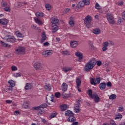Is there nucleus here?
I'll return each mask as SVG.
<instances>
[{
	"label": "nucleus",
	"mask_w": 125,
	"mask_h": 125,
	"mask_svg": "<svg viewBox=\"0 0 125 125\" xmlns=\"http://www.w3.org/2000/svg\"><path fill=\"white\" fill-rule=\"evenodd\" d=\"M35 15L37 18H42V17H43L44 16V15L42 12H37L35 13Z\"/></svg>",
	"instance_id": "18"
},
{
	"label": "nucleus",
	"mask_w": 125,
	"mask_h": 125,
	"mask_svg": "<svg viewBox=\"0 0 125 125\" xmlns=\"http://www.w3.org/2000/svg\"><path fill=\"white\" fill-rule=\"evenodd\" d=\"M14 76L16 78H18V77H21V74L20 73H16L14 74Z\"/></svg>",
	"instance_id": "49"
},
{
	"label": "nucleus",
	"mask_w": 125,
	"mask_h": 125,
	"mask_svg": "<svg viewBox=\"0 0 125 125\" xmlns=\"http://www.w3.org/2000/svg\"><path fill=\"white\" fill-rule=\"evenodd\" d=\"M110 124L111 125H117V124L115 123V121L114 120H110Z\"/></svg>",
	"instance_id": "54"
},
{
	"label": "nucleus",
	"mask_w": 125,
	"mask_h": 125,
	"mask_svg": "<svg viewBox=\"0 0 125 125\" xmlns=\"http://www.w3.org/2000/svg\"><path fill=\"white\" fill-rule=\"evenodd\" d=\"M40 109H41L40 105H39L38 106H35V107H32V110H34V111H35V110L39 111V110H40Z\"/></svg>",
	"instance_id": "40"
},
{
	"label": "nucleus",
	"mask_w": 125,
	"mask_h": 125,
	"mask_svg": "<svg viewBox=\"0 0 125 125\" xmlns=\"http://www.w3.org/2000/svg\"><path fill=\"white\" fill-rule=\"evenodd\" d=\"M93 33L95 34V35H98L101 33V30L98 28H96L93 30Z\"/></svg>",
	"instance_id": "26"
},
{
	"label": "nucleus",
	"mask_w": 125,
	"mask_h": 125,
	"mask_svg": "<svg viewBox=\"0 0 125 125\" xmlns=\"http://www.w3.org/2000/svg\"><path fill=\"white\" fill-rule=\"evenodd\" d=\"M72 69V67H65L62 68V71H63V72H65V73H67V72H69V71H71Z\"/></svg>",
	"instance_id": "27"
},
{
	"label": "nucleus",
	"mask_w": 125,
	"mask_h": 125,
	"mask_svg": "<svg viewBox=\"0 0 125 125\" xmlns=\"http://www.w3.org/2000/svg\"><path fill=\"white\" fill-rule=\"evenodd\" d=\"M44 88L48 91H49L50 90H51V85H50V84L46 85L44 86Z\"/></svg>",
	"instance_id": "29"
},
{
	"label": "nucleus",
	"mask_w": 125,
	"mask_h": 125,
	"mask_svg": "<svg viewBox=\"0 0 125 125\" xmlns=\"http://www.w3.org/2000/svg\"><path fill=\"white\" fill-rule=\"evenodd\" d=\"M6 41L8 42H11V43H13L14 42H16V39L14 37H12L11 38H7Z\"/></svg>",
	"instance_id": "12"
},
{
	"label": "nucleus",
	"mask_w": 125,
	"mask_h": 125,
	"mask_svg": "<svg viewBox=\"0 0 125 125\" xmlns=\"http://www.w3.org/2000/svg\"><path fill=\"white\" fill-rule=\"evenodd\" d=\"M32 87H33V85H32V83H26L24 87V89L25 90H28V89H31Z\"/></svg>",
	"instance_id": "17"
},
{
	"label": "nucleus",
	"mask_w": 125,
	"mask_h": 125,
	"mask_svg": "<svg viewBox=\"0 0 125 125\" xmlns=\"http://www.w3.org/2000/svg\"><path fill=\"white\" fill-rule=\"evenodd\" d=\"M96 65V61L91 60L89 62H87L85 65L84 70L85 72H89L90 70L93 69L94 66Z\"/></svg>",
	"instance_id": "1"
},
{
	"label": "nucleus",
	"mask_w": 125,
	"mask_h": 125,
	"mask_svg": "<svg viewBox=\"0 0 125 125\" xmlns=\"http://www.w3.org/2000/svg\"><path fill=\"white\" fill-rule=\"evenodd\" d=\"M51 54H52V50H50L45 51L42 53V55L45 57L48 56V55H51Z\"/></svg>",
	"instance_id": "10"
},
{
	"label": "nucleus",
	"mask_w": 125,
	"mask_h": 125,
	"mask_svg": "<svg viewBox=\"0 0 125 125\" xmlns=\"http://www.w3.org/2000/svg\"><path fill=\"white\" fill-rule=\"evenodd\" d=\"M84 3L85 4V5H89L90 4V0H82Z\"/></svg>",
	"instance_id": "34"
},
{
	"label": "nucleus",
	"mask_w": 125,
	"mask_h": 125,
	"mask_svg": "<svg viewBox=\"0 0 125 125\" xmlns=\"http://www.w3.org/2000/svg\"><path fill=\"white\" fill-rule=\"evenodd\" d=\"M92 20L91 17L89 15H87L84 20V23L86 25V27L88 29L91 26V23Z\"/></svg>",
	"instance_id": "4"
},
{
	"label": "nucleus",
	"mask_w": 125,
	"mask_h": 125,
	"mask_svg": "<svg viewBox=\"0 0 125 125\" xmlns=\"http://www.w3.org/2000/svg\"><path fill=\"white\" fill-rule=\"evenodd\" d=\"M63 97L65 98H68L69 97H71V93H69L68 94H64L63 95Z\"/></svg>",
	"instance_id": "41"
},
{
	"label": "nucleus",
	"mask_w": 125,
	"mask_h": 125,
	"mask_svg": "<svg viewBox=\"0 0 125 125\" xmlns=\"http://www.w3.org/2000/svg\"><path fill=\"white\" fill-rule=\"evenodd\" d=\"M87 93L90 98H92V99L94 98L95 103H98L100 101V98H99L97 93H94L92 94V90L91 89L88 90Z\"/></svg>",
	"instance_id": "2"
},
{
	"label": "nucleus",
	"mask_w": 125,
	"mask_h": 125,
	"mask_svg": "<svg viewBox=\"0 0 125 125\" xmlns=\"http://www.w3.org/2000/svg\"><path fill=\"white\" fill-rule=\"evenodd\" d=\"M62 53L63 55H70V53L67 51H62Z\"/></svg>",
	"instance_id": "42"
},
{
	"label": "nucleus",
	"mask_w": 125,
	"mask_h": 125,
	"mask_svg": "<svg viewBox=\"0 0 125 125\" xmlns=\"http://www.w3.org/2000/svg\"><path fill=\"white\" fill-rule=\"evenodd\" d=\"M61 95V94H60V92H56L55 93V96L56 97V98H59Z\"/></svg>",
	"instance_id": "43"
},
{
	"label": "nucleus",
	"mask_w": 125,
	"mask_h": 125,
	"mask_svg": "<svg viewBox=\"0 0 125 125\" xmlns=\"http://www.w3.org/2000/svg\"><path fill=\"white\" fill-rule=\"evenodd\" d=\"M106 18L107 19L108 23L111 25H114L116 21H115V18L111 13H108L106 15Z\"/></svg>",
	"instance_id": "3"
},
{
	"label": "nucleus",
	"mask_w": 125,
	"mask_h": 125,
	"mask_svg": "<svg viewBox=\"0 0 125 125\" xmlns=\"http://www.w3.org/2000/svg\"><path fill=\"white\" fill-rule=\"evenodd\" d=\"M81 106V104L80 105L79 104H75L74 106V109L79 108V107Z\"/></svg>",
	"instance_id": "59"
},
{
	"label": "nucleus",
	"mask_w": 125,
	"mask_h": 125,
	"mask_svg": "<svg viewBox=\"0 0 125 125\" xmlns=\"http://www.w3.org/2000/svg\"><path fill=\"white\" fill-rule=\"evenodd\" d=\"M20 111L19 110L14 111V115H15V116H18V115H20Z\"/></svg>",
	"instance_id": "50"
},
{
	"label": "nucleus",
	"mask_w": 125,
	"mask_h": 125,
	"mask_svg": "<svg viewBox=\"0 0 125 125\" xmlns=\"http://www.w3.org/2000/svg\"><path fill=\"white\" fill-rule=\"evenodd\" d=\"M122 118H123V115L120 113H118L116 115V117L115 118V120H118L119 119H120V120L122 119Z\"/></svg>",
	"instance_id": "30"
},
{
	"label": "nucleus",
	"mask_w": 125,
	"mask_h": 125,
	"mask_svg": "<svg viewBox=\"0 0 125 125\" xmlns=\"http://www.w3.org/2000/svg\"><path fill=\"white\" fill-rule=\"evenodd\" d=\"M106 85L107 87H111V86H112V83H111L110 82H108L107 83Z\"/></svg>",
	"instance_id": "52"
},
{
	"label": "nucleus",
	"mask_w": 125,
	"mask_h": 125,
	"mask_svg": "<svg viewBox=\"0 0 125 125\" xmlns=\"http://www.w3.org/2000/svg\"><path fill=\"white\" fill-rule=\"evenodd\" d=\"M43 45L44 46H48V45H49V43H48V42H45L43 43Z\"/></svg>",
	"instance_id": "62"
},
{
	"label": "nucleus",
	"mask_w": 125,
	"mask_h": 125,
	"mask_svg": "<svg viewBox=\"0 0 125 125\" xmlns=\"http://www.w3.org/2000/svg\"><path fill=\"white\" fill-rule=\"evenodd\" d=\"M59 20L55 18H51V23L52 25H59Z\"/></svg>",
	"instance_id": "9"
},
{
	"label": "nucleus",
	"mask_w": 125,
	"mask_h": 125,
	"mask_svg": "<svg viewBox=\"0 0 125 125\" xmlns=\"http://www.w3.org/2000/svg\"><path fill=\"white\" fill-rule=\"evenodd\" d=\"M4 9L5 11H7L8 12H9V11H10V10H11L10 7H5L4 8Z\"/></svg>",
	"instance_id": "46"
},
{
	"label": "nucleus",
	"mask_w": 125,
	"mask_h": 125,
	"mask_svg": "<svg viewBox=\"0 0 125 125\" xmlns=\"http://www.w3.org/2000/svg\"><path fill=\"white\" fill-rule=\"evenodd\" d=\"M45 6L47 10H50L51 9V5L50 4H46Z\"/></svg>",
	"instance_id": "35"
},
{
	"label": "nucleus",
	"mask_w": 125,
	"mask_h": 125,
	"mask_svg": "<svg viewBox=\"0 0 125 125\" xmlns=\"http://www.w3.org/2000/svg\"><path fill=\"white\" fill-rule=\"evenodd\" d=\"M90 83L91 84H93V85H96V83L95 82V79L93 78H91L90 80Z\"/></svg>",
	"instance_id": "32"
},
{
	"label": "nucleus",
	"mask_w": 125,
	"mask_h": 125,
	"mask_svg": "<svg viewBox=\"0 0 125 125\" xmlns=\"http://www.w3.org/2000/svg\"><path fill=\"white\" fill-rule=\"evenodd\" d=\"M116 97H117V95L115 94H112L109 96V99L111 100H114V99H115Z\"/></svg>",
	"instance_id": "37"
},
{
	"label": "nucleus",
	"mask_w": 125,
	"mask_h": 125,
	"mask_svg": "<svg viewBox=\"0 0 125 125\" xmlns=\"http://www.w3.org/2000/svg\"><path fill=\"white\" fill-rule=\"evenodd\" d=\"M122 22H123V20H122V19H121V18H119L117 21V23H118V24H121V23H122Z\"/></svg>",
	"instance_id": "55"
},
{
	"label": "nucleus",
	"mask_w": 125,
	"mask_h": 125,
	"mask_svg": "<svg viewBox=\"0 0 125 125\" xmlns=\"http://www.w3.org/2000/svg\"><path fill=\"white\" fill-rule=\"evenodd\" d=\"M124 111V107H119L118 108V111L119 112H123Z\"/></svg>",
	"instance_id": "53"
},
{
	"label": "nucleus",
	"mask_w": 125,
	"mask_h": 125,
	"mask_svg": "<svg viewBox=\"0 0 125 125\" xmlns=\"http://www.w3.org/2000/svg\"><path fill=\"white\" fill-rule=\"evenodd\" d=\"M77 103L78 104H79V105H81V102H82V98L79 99L78 101H77Z\"/></svg>",
	"instance_id": "63"
},
{
	"label": "nucleus",
	"mask_w": 125,
	"mask_h": 125,
	"mask_svg": "<svg viewBox=\"0 0 125 125\" xmlns=\"http://www.w3.org/2000/svg\"><path fill=\"white\" fill-rule=\"evenodd\" d=\"M88 43L89 45L91 46V47H93V42H92L91 41H89Z\"/></svg>",
	"instance_id": "60"
},
{
	"label": "nucleus",
	"mask_w": 125,
	"mask_h": 125,
	"mask_svg": "<svg viewBox=\"0 0 125 125\" xmlns=\"http://www.w3.org/2000/svg\"><path fill=\"white\" fill-rule=\"evenodd\" d=\"M34 67L36 70H39V69H42V65L40 62H36L34 64Z\"/></svg>",
	"instance_id": "15"
},
{
	"label": "nucleus",
	"mask_w": 125,
	"mask_h": 125,
	"mask_svg": "<svg viewBox=\"0 0 125 125\" xmlns=\"http://www.w3.org/2000/svg\"><path fill=\"white\" fill-rule=\"evenodd\" d=\"M124 5V2H123L122 1H120L118 3V5H119V6H122V5Z\"/></svg>",
	"instance_id": "56"
},
{
	"label": "nucleus",
	"mask_w": 125,
	"mask_h": 125,
	"mask_svg": "<svg viewBox=\"0 0 125 125\" xmlns=\"http://www.w3.org/2000/svg\"><path fill=\"white\" fill-rule=\"evenodd\" d=\"M70 45L71 47L75 48L78 45V42L77 41H71L70 42Z\"/></svg>",
	"instance_id": "21"
},
{
	"label": "nucleus",
	"mask_w": 125,
	"mask_h": 125,
	"mask_svg": "<svg viewBox=\"0 0 125 125\" xmlns=\"http://www.w3.org/2000/svg\"><path fill=\"white\" fill-rule=\"evenodd\" d=\"M84 5H85V4L84 3V2L83 0H81L79 1V3L77 4L76 9H80L82 8V7H83Z\"/></svg>",
	"instance_id": "8"
},
{
	"label": "nucleus",
	"mask_w": 125,
	"mask_h": 125,
	"mask_svg": "<svg viewBox=\"0 0 125 125\" xmlns=\"http://www.w3.org/2000/svg\"><path fill=\"white\" fill-rule=\"evenodd\" d=\"M7 24H8V20L5 19L4 20V21H2L1 25H6Z\"/></svg>",
	"instance_id": "36"
},
{
	"label": "nucleus",
	"mask_w": 125,
	"mask_h": 125,
	"mask_svg": "<svg viewBox=\"0 0 125 125\" xmlns=\"http://www.w3.org/2000/svg\"><path fill=\"white\" fill-rule=\"evenodd\" d=\"M74 111H75L76 114H78L80 112V108H74Z\"/></svg>",
	"instance_id": "57"
},
{
	"label": "nucleus",
	"mask_w": 125,
	"mask_h": 125,
	"mask_svg": "<svg viewBox=\"0 0 125 125\" xmlns=\"http://www.w3.org/2000/svg\"><path fill=\"white\" fill-rule=\"evenodd\" d=\"M73 115H75V114H74L73 111L71 110H66L65 111V117H68V118H69V117H72V116H73Z\"/></svg>",
	"instance_id": "11"
},
{
	"label": "nucleus",
	"mask_w": 125,
	"mask_h": 125,
	"mask_svg": "<svg viewBox=\"0 0 125 125\" xmlns=\"http://www.w3.org/2000/svg\"><path fill=\"white\" fill-rule=\"evenodd\" d=\"M97 65L98 66H101V65H102V62H101V61H98L97 62Z\"/></svg>",
	"instance_id": "47"
},
{
	"label": "nucleus",
	"mask_w": 125,
	"mask_h": 125,
	"mask_svg": "<svg viewBox=\"0 0 125 125\" xmlns=\"http://www.w3.org/2000/svg\"><path fill=\"white\" fill-rule=\"evenodd\" d=\"M8 83L9 84V87L13 88L14 86H15V83H14V81L12 80L8 81Z\"/></svg>",
	"instance_id": "19"
},
{
	"label": "nucleus",
	"mask_w": 125,
	"mask_h": 125,
	"mask_svg": "<svg viewBox=\"0 0 125 125\" xmlns=\"http://www.w3.org/2000/svg\"><path fill=\"white\" fill-rule=\"evenodd\" d=\"M41 122H42V123H43V124H44V125H46V124H47L48 121L45 120V119L41 118Z\"/></svg>",
	"instance_id": "39"
},
{
	"label": "nucleus",
	"mask_w": 125,
	"mask_h": 125,
	"mask_svg": "<svg viewBox=\"0 0 125 125\" xmlns=\"http://www.w3.org/2000/svg\"><path fill=\"white\" fill-rule=\"evenodd\" d=\"M108 45H109V43H108V42H105L103 43V51H106L107 50V46H108Z\"/></svg>",
	"instance_id": "16"
},
{
	"label": "nucleus",
	"mask_w": 125,
	"mask_h": 125,
	"mask_svg": "<svg viewBox=\"0 0 125 125\" xmlns=\"http://www.w3.org/2000/svg\"><path fill=\"white\" fill-rule=\"evenodd\" d=\"M106 83L105 82L101 83L99 85V88L101 90H103V89H105L106 88Z\"/></svg>",
	"instance_id": "13"
},
{
	"label": "nucleus",
	"mask_w": 125,
	"mask_h": 125,
	"mask_svg": "<svg viewBox=\"0 0 125 125\" xmlns=\"http://www.w3.org/2000/svg\"><path fill=\"white\" fill-rule=\"evenodd\" d=\"M69 24L70 26H71V27H73V26H74V25L75 24V22H74V21L72 20H70L69 21Z\"/></svg>",
	"instance_id": "45"
},
{
	"label": "nucleus",
	"mask_w": 125,
	"mask_h": 125,
	"mask_svg": "<svg viewBox=\"0 0 125 125\" xmlns=\"http://www.w3.org/2000/svg\"><path fill=\"white\" fill-rule=\"evenodd\" d=\"M57 116V113L56 112L54 111L53 113L51 114L49 116L50 119H53V118H55Z\"/></svg>",
	"instance_id": "28"
},
{
	"label": "nucleus",
	"mask_w": 125,
	"mask_h": 125,
	"mask_svg": "<svg viewBox=\"0 0 125 125\" xmlns=\"http://www.w3.org/2000/svg\"><path fill=\"white\" fill-rule=\"evenodd\" d=\"M11 69H12V71H17V67L15 66H11Z\"/></svg>",
	"instance_id": "48"
},
{
	"label": "nucleus",
	"mask_w": 125,
	"mask_h": 125,
	"mask_svg": "<svg viewBox=\"0 0 125 125\" xmlns=\"http://www.w3.org/2000/svg\"><path fill=\"white\" fill-rule=\"evenodd\" d=\"M68 109V105L67 104H62L61 105V110L62 111H66Z\"/></svg>",
	"instance_id": "24"
},
{
	"label": "nucleus",
	"mask_w": 125,
	"mask_h": 125,
	"mask_svg": "<svg viewBox=\"0 0 125 125\" xmlns=\"http://www.w3.org/2000/svg\"><path fill=\"white\" fill-rule=\"evenodd\" d=\"M1 45H2L4 47H5V46L6 45V43H5L4 42H3L2 41H1Z\"/></svg>",
	"instance_id": "61"
},
{
	"label": "nucleus",
	"mask_w": 125,
	"mask_h": 125,
	"mask_svg": "<svg viewBox=\"0 0 125 125\" xmlns=\"http://www.w3.org/2000/svg\"><path fill=\"white\" fill-rule=\"evenodd\" d=\"M108 45H114V42H112V41H108Z\"/></svg>",
	"instance_id": "58"
},
{
	"label": "nucleus",
	"mask_w": 125,
	"mask_h": 125,
	"mask_svg": "<svg viewBox=\"0 0 125 125\" xmlns=\"http://www.w3.org/2000/svg\"><path fill=\"white\" fill-rule=\"evenodd\" d=\"M41 109H44V108H47V104L45 103H43L41 104L40 105Z\"/></svg>",
	"instance_id": "33"
},
{
	"label": "nucleus",
	"mask_w": 125,
	"mask_h": 125,
	"mask_svg": "<svg viewBox=\"0 0 125 125\" xmlns=\"http://www.w3.org/2000/svg\"><path fill=\"white\" fill-rule=\"evenodd\" d=\"M76 83H77V86H81L82 81L80 79L78 78L76 80Z\"/></svg>",
	"instance_id": "31"
},
{
	"label": "nucleus",
	"mask_w": 125,
	"mask_h": 125,
	"mask_svg": "<svg viewBox=\"0 0 125 125\" xmlns=\"http://www.w3.org/2000/svg\"><path fill=\"white\" fill-rule=\"evenodd\" d=\"M122 18L124 21H125V14H122Z\"/></svg>",
	"instance_id": "64"
},
{
	"label": "nucleus",
	"mask_w": 125,
	"mask_h": 125,
	"mask_svg": "<svg viewBox=\"0 0 125 125\" xmlns=\"http://www.w3.org/2000/svg\"><path fill=\"white\" fill-rule=\"evenodd\" d=\"M67 121L68 122V123H75L77 121V118L75 117L74 114L72 116L68 117Z\"/></svg>",
	"instance_id": "6"
},
{
	"label": "nucleus",
	"mask_w": 125,
	"mask_h": 125,
	"mask_svg": "<svg viewBox=\"0 0 125 125\" xmlns=\"http://www.w3.org/2000/svg\"><path fill=\"white\" fill-rule=\"evenodd\" d=\"M58 25L59 24H52V33H55L58 31Z\"/></svg>",
	"instance_id": "14"
},
{
	"label": "nucleus",
	"mask_w": 125,
	"mask_h": 125,
	"mask_svg": "<svg viewBox=\"0 0 125 125\" xmlns=\"http://www.w3.org/2000/svg\"><path fill=\"white\" fill-rule=\"evenodd\" d=\"M42 38L41 39V42H45V40H46V35H45V33L43 32L42 33Z\"/></svg>",
	"instance_id": "22"
},
{
	"label": "nucleus",
	"mask_w": 125,
	"mask_h": 125,
	"mask_svg": "<svg viewBox=\"0 0 125 125\" xmlns=\"http://www.w3.org/2000/svg\"><path fill=\"white\" fill-rule=\"evenodd\" d=\"M15 34L16 35L17 37L18 38H24V35L22 34V33H20L19 31H16Z\"/></svg>",
	"instance_id": "23"
},
{
	"label": "nucleus",
	"mask_w": 125,
	"mask_h": 125,
	"mask_svg": "<svg viewBox=\"0 0 125 125\" xmlns=\"http://www.w3.org/2000/svg\"><path fill=\"white\" fill-rule=\"evenodd\" d=\"M12 89H13L10 87V88H8L6 89V91H5V90H4L3 91L4 92H7V91H10V90L11 91V90H12Z\"/></svg>",
	"instance_id": "51"
},
{
	"label": "nucleus",
	"mask_w": 125,
	"mask_h": 125,
	"mask_svg": "<svg viewBox=\"0 0 125 125\" xmlns=\"http://www.w3.org/2000/svg\"><path fill=\"white\" fill-rule=\"evenodd\" d=\"M75 55L79 58L77 60L78 62H82V60H83V54L78 51L75 53Z\"/></svg>",
	"instance_id": "7"
},
{
	"label": "nucleus",
	"mask_w": 125,
	"mask_h": 125,
	"mask_svg": "<svg viewBox=\"0 0 125 125\" xmlns=\"http://www.w3.org/2000/svg\"><path fill=\"white\" fill-rule=\"evenodd\" d=\"M95 7V8H96V9H101V6H100V5H99V4H98V3H96Z\"/></svg>",
	"instance_id": "44"
},
{
	"label": "nucleus",
	"mask_w": 125,
	"mask_h": 125,
	"mask_svg": "<svg viewBox=\"0 0 125 125\" xmlns=\"http://www.w3.org/2000/svg\"><path fill=\"white\" fill-rule=\"evenodd\" d=\"M16 51L18 52V54H22L25 52V47L23 46H19L16 49Z\"/></svg>",
	"instance_id": "5"
},
{
	"label": "nucleus",
	"mask_w": 125,
	"mask_h": 125,
	"mask_svg": "<svg viewBox=\"0 0 125 125\" xmlns=\"http://www.w3.org/2000/svg\"><path fill=\"white\" fill-rule=\"evenodd\" d=\"M101 81V79H100V78L98 77V78H96L95 79V82L96 84H97V83H100Z\"/></svg>",
	"instance_id": "38"
},
{
	"label": "nucleus",
	"mask_w": 125,
	"mask_h": 125,
	"mask_svg": "<svg viewBox=\"0 0 125 125\" xmlns=\"http://www.w3.org/2000/svg\"><path fill=\"white\" fill-rule=\"evenodd\" d=\"M34 20L35 21L36 23L37 24H38V25H42V22L41 20L39 19V18L35 17L34 18Z\"/></svg>",
	"instance_id": "25"
},
{
	"label": "nucleus",
	"mask_w": 125,
	"mask_h": 125,
	"mask_svg": "<svg viewBox=\"0 0 125 125\" xmlns=\"http://www.w3.org/2000/svg\"><path fill=\"white\" fill-rule=\"evenodd\" d=\"M68 89V85L66 83H63L62 85V91H66Z\"/></svg>",
	"instance_id": "20"
}]
</instances>
